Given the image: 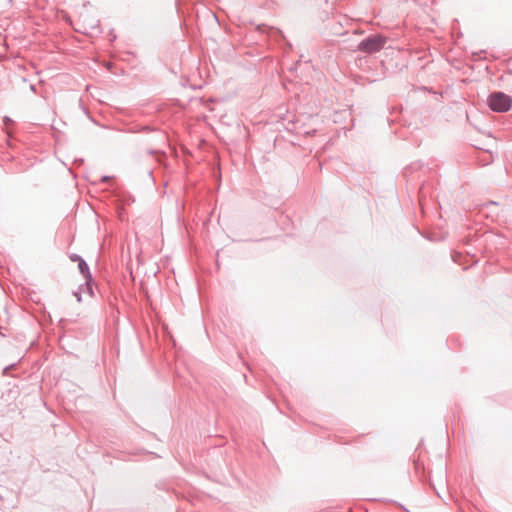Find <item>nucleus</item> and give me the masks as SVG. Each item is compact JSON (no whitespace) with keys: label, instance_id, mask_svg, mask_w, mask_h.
Listing matches in <instances>:
<instances>
[{"label":"nucleus","instance_id":"nucleus-1","mask_svg":"<svg viewBox=\"0 0 512 512\" xmlns=\"http://www.w3.org/2000/svg\"><path fill=\"white\" fill-rule=\"evenodd\" d=\"M488 106L495 112H506L510 109V97L502 92L492 93L487 100Z\"/></svg>","mask_w":512,"mask_h":512},{"label":"nucleus","instance_id":"nucleus-2","mask_svg":"<svg viewBox=\"0 0 512 512\" xmlns=\"http://www.w3.org/2000/svg\"><path fill=\"white\" fill-rule=\"evenodd\" d=\"M384 45V40L381 37H373L362 41L358 48L364 52L379 51Z\"/></svg>","mask_w":512,"mask_h":512},{"label":"nucleus","instance_id":"nucleus-3","mask_svg":"<svg viewBox=\"0 0 512 512\" xmlns=\"http://www.w3.org/2000/svg\"><path fill=\"white\" fill-rule=\"evenodd\" d=\"M72 260L78 261L79 271L83 275V278L85 280L86 292L91 295L92 294V288L90 286L91 275H90V271H89L87 264L85 263L84 260H82L78 256L72 257Z\"/></svg>","mask_w":512,"mask_h":512},{"label":"nucleus","instance_id":"nucleus-4","mask_svg":"<svg viewBox=\"0 0 512 512\" xmlns=\"http://www.w3.org/2000/svg\"><path fill=\"white\" fill-rule=\"evenodd\" d=\"M75 296H76V298H77V301H78V302H81V297H80L79 293H75Z\"/></svg>","mask_w":512,"mask_h":512}]
</instances>
